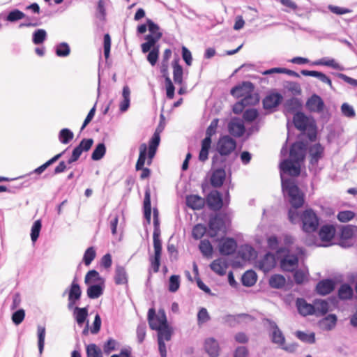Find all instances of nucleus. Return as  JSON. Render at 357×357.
I'll return each instance as SVG.
<instances>
[{
  "label": "nucleus",
  "instance_id": "1",
  "mask_svg": "<svg viewBox=\"0 0 357 357\" xmlns=\"http://www.w3.org/2000/svg\"><path fill=\"white\" fill-rule=\"evenodd\" d=\"M305 145L301 142L292 144L289 151V158L284 159L280 163L282 189L284 195H287L289 202L294 208L289 211V219L296 224L301 222L302 229L306 233L315 231L319 225V218L316 213L310 209H305L298 214L296 208L301 207L303 202V195L296 185L294 180L285 178L284 174L297 176L301 172V162L304 160Z\"/></svg>",
  "mask_w": 357,
  "mask_h": 357
},
{
  "label": "nucleus",
  "instance_id": "2",
  "mask_svg": "<svg viewBox=\"0 0 357 357\" xmlns=\"http://www.w3.org/2000/svg\"><path fill=\"white\" fill-rule=\"evenodd\" d=\"M231 94L238 98H242L245 103H258L259 96L254 93V86L250 82H244L231 90Z\"/></svg>",
  "mask_w": 357,
  "mask_h": 357
},
{
  "label": "nucleus",
  "instance_id": "3",
  "mask_svg": "<svg viewBox=\"0 0 357 357\" xmlns=\"http://www.w3.org/2000/svg\"><path fill=\"white\" fill-rule=\"evenodd\" d=\"M147 25L149 34L145 36L146 42L141 45L142 52L143 53H147L162 36V33L159 26L151 20H147Z\"/></svg>",
  "mask_w": 357,
  "mask_h": 357
},
{
  "label": "nucleus",
  "instance_id": "4",
  "mask_svg": "<svg viewBox=\"0 0 357 357\" xmlns=\"http://www.w3.org/2000/svg\"><path fill=\"white\" fill-rule=\"evenodd\" d=\"M219 160H220V156L218 155H214L212 158V169L214 170L211 177V183L214 187H220L226 177L225 170L218 165Z\"/></svg>",
  "mask_w": 357,
  "mask_h": 357
},
{
  "label": "nucleus",
  "instance_id": "5",
  "mask_svg": "<svg viewBox=\"0 0 357 357\" xmlns=\"http://www.w3.org/2000/svg\"><path fill=\"white\" fill-rule=\"evenodd\" d=\"M148 321L150 328L152 330H158L168 324L165 312L163 310H160L158 314L153 308L149 309L148 312Z\"/></svg>",
  "mask_w": 357,
  "mask_h": 357
},
{
  "label": "nucleus",
  "instance_id": "6",
  "mask_svg": "<svg viewBox=\"0 0 357 357\" xmlns=\"http://www.w3.org/2000/svg\"><path fill=\"white\" fill-rule=\"evenodd\" d=\"M24 18H26L28 22L21 23L19 26L20 28L37 26L40 24L38 20H36L34 18L26 17V15L23 12L18 9H15L9 12V13L6 17V20L10 22H15Z\"/></svg>",
  "mask_w": 357,
  "mask_h": 357
},
{
  "label": "nucleus",
  "instance_id": "7",
  "mask_svg": "<svg viewBox=\"0 0 357 357\" xmlns=\"http://www.w3.org/2000/svg\"><path fill=\"white\" fill-rule=\"evenodd\" d=\"M266 322L272 342L278 344L279 347L283 346L285 343V337L276 323L270 319H266Z\"/></svg>",
  "mask_w": 357,
  "mask_h": 357
},
{
  "label": "nucleus",
  "instance_id": "8",
  "mask_svg": "<svg viewBox=\"0 0 357 357\" xmlns=\"http://www.w3.org/2000/svg\"><path fill=\"white\" fill-rule=\"evenodd\" d=\"M236 141L229 136L220 137L217 143V151L221 156L228 155L236 149Z\"/></svg>",
  "mask_w": 357,
  "mask_h": 357
},
{
  "label": "nucleus",
  "instance_id": "9",
  "mask_svg": "<svg viewBox=\"0 0 357 357\" xmlns=\"http://www.w3.org/2000/svg\"><path fill=\"white\" fill-rule=\"evenodd\" d=\"M93 144V140L92 139H83L79 144L77 146L73 151L71 157L67 161V164L70 165L74 162H76L82 152L88 151L91 148Z\"/></svg>",
  "mask_w": 357,
  "mask_h": 357
},
{
  "label": "nucleus",
  "instance_id": "10",
  "mask_svg": "<svg viewBox=\"0 0 357 357\" xmlns=\"http://www.w3.org/2000/svg\"><path fill=\"white\" fill-rule=\"evenodd\" d=\"M208 235L211 237H215L218 232L224 231L225 229V221L221 215H217L212 217L208 222Z\"/></svg>",
  "mask_w": 357,
  "mask_h": 357
},
{
  "label": "nucleus",
  "instance_id": "11",
  "mask_svg": "<svg viewBox=\"0 0 357 357\" xmlns=\"http://www.w3.org/2000/svg\"><path fill=\"white\" fill-rule=\"evenodd\" d=\"M204 348L209 357H218L220 347L218 342L213 337L206 338L204 341Z\"/></svg>",
  "mask_w": 357,
  "mask_h": 357
},
{
  "label": "nucleus",
  "instance_id": "12",
  "mask_svg": "<svg viewBox=\"0 0 357 357\" xmlns=\"http://www.w3.org/2000/svg\"><path fill=\"white\" fill-rule=\"evenodd\" d=\"M306 107L310 112L321 113L324 111L325 105L319 96L314 94L307 100Z\"/></svg>",
  "mask_w": 357,
  "mask_h": 357
},
{
  "label": "nucleus",
  "instance_id": "13",
  "mask_svg": "<svg viewBox=\"0 0 357 357\" xmlns=\"http://www.w3.org/2000/svg\"><path fill=\"white\" fill-rule=\"evenodd\" d=\"M298 258L294 255H287L280 261V266L284 271H293L296 269Z\"/></svg>",
  "mask_w": 357,
  "mask_h": 357
},
{
  "label": "nucleus",
  "instance_id": "14",
  "mask_svg": "<svg viewBox=\"0 0 357 357\" xmlns=\"http://www.w3.org/2000/svg\"><path fill=\"white\" fill-rule=\"evenodd\" d=\"M229 132L235 137H241L245 132V126L241 119L238 118L232 119L228 126Z\"/></svg>",
  "mask_w": 357,
  "mask_h": 357
},
{
  "label": "nucleus",
  "instance_id": "15",
  "mask_svg": "<svg viewBox=\"0 0 357 357\" xmlns=\"http://www.w3.org/2000/svg\"><path fill=\"white\" fill-rule=\"evenodd\" d=\"M236 248V241L234 238H227L220 243L219 251L222 255H229L235 252Z\"/></svg>",
  "mask_w": 357,
  "mask_h": 357
},
{
  "label": "nucleus",
  "instance_id": "16",
  "mask_svg": "<svg viewBox=\"0 0 357 357\" xmlns=\"http://www.w3.org/2000/svg\"><path fill=\"white\" fill-rule=\"evenodd\" d=\"M335 229L332 225H324L321 227V229L319 230V237H320L321 241L326 243L321 245L322 246H328V243L333 238V237L335 236ZM318 245L320 246L321 245Z\"/></svg>",
  "mask_w": 357,
  "mask_h": 357
},
{
  "label": "nucleus",
  "instance_id": "17",
  "mask_svg": "<svg viewBox=\"0 0 357 357\" xmlns=\"http://www.w3.org/2000/svg\"><path fill=\"white\" fill-rule=\"evenodd\" d=\"M207 204L210 208L217 211L223 206L222 196L218 191H213L207 197Z\"/></svg>",
  "mask_w": 357,
  "mask_h": 357
},
{
  "label": "nucleus",
  "instance_id": "18",
  "mask_svg": "<svg viewBox=\"0 0 357 357\" xmlns=\"http://www.w3.org/2000/svg\"><path fill=\"white\" fill-rule=\"evenodd\" d=\"M335 282L331 279L322 280L316 287L317 292L322 296L330 294L335 289Z\"/></svg>",
  "mask_w": 357,
  "mask_h": 357
},
{
  "label": "nucleus",
  "instance_id": "19",
  "mask_svg": "<svg viewBox=\"0 0 357 357\" xmlns=\"http://www.w3.org/2000/svg\"><path fill=\"white\" fill-rule=\"evenodd\" d=\"M324 147L320 144H315L310 146L309 154L310 157V163L317 165L318 161L324 156Z\"/></svg>",
  "mask_w": 357,
  "mask_h": 357
},
{
  "label": "nucleus",
  "instance_id": "20",
  "mask_svg": "<svg viewBox=\"0 0 357 357\" xmlns=\"http://www.w3.org/2000/svg\"><path fill=\"white\" fill-rule=\"evenodd\" d=\"M282 96L278 93H270L263 100L264 109H271L277 107L281 102Z\"/></svg>",
  "mask_w": 357,
  "mask_h": 357
},
{
  "label": "nucleus",
  "instance_id": "21",
  "mask_svg": "<svg viewBox=\"0 0 357 357\" xmlns=\"http://www.w3.org/2000/svg\"><path fill=\"white\" fill-rule=\"evenodd\" d=\"M258 266L264 273L270 271L275 266L274 255L271 253L265 255L264 258L258 262Z\"/></svg>",
  "mask_w": 357,
  "mask_h": 357
},
{
  "label": "nucleus",
  "instance_id": "22",
  "mask_svg": "<svg viewBox=\"0 0 357 357\" xmlns=\"http://www.w3.org/2000/svg\"><path fill=\"white\" fill-rule=\"evenodd\" d=\"M296 307L298 312L303 316L314 314V304L307 303L303 298L296 300Z\"/></svg>",
  "mask_w": 357,
  "mask_h": 357
},
{
  "label": "nucleus",
  "instance_id": "23",
  "mask_svg": "<svg viewBox=\"0 0 357 357\" xmlns=\"http://www.w3.org/2000/svg\"><path fill=\"white\" fill-rule=\"evenodd\" d=\"M210 267L213 271L219 275H224L226 273L228 264L226 259L218 258L211 264Z\"/></svg>",
  "mask_w": 357,
  "mask_h": 357
},
{
  "label": "nucleus",
  "instance_id": "24",
  "mask_svg": "<svg viewBox=\"0 0 357 357\" xmlns=\"http://www.w3.org/2000/svg\"><path fill=\"white\" fill-rule=\"evenodd\" d=\"M67 292L68 293V300L73 299L79 301L80 299L82 296V290L79 285L77 282L76 278L73 280L70 286L68 289L65 291L64 294Z\"/></svg>",
  "mask_w": 357,
  "mask_h": 357
},
{
  "label": "nucleus",
  "instance_id": "25",
  "mask_svg": "<svg viewBox=\"0 0 357 357\" xmlns=\"http://www.w3.org/2000/svg\"><path fill=\"white\" fill-rule=\"evenodd\" d=\"M186 204L192 209H201L205 204V200L196 195H191L186 197Z\"/></svg>",
  "mask_w": 357,
  "mask_h": 357
},
{
  "label": "nucleus",
  "instance_id": "26",
  "mask_svg": "<svg viewBox=\"0 0 357 357\" xmlns=\"http://www.w3.org/2000/svg\"><path fill=\"white\" fill-rule=\"evenodd\" d=\"M211 139L208 137H205L202 141L201 149L199 153V160L204 162L208 158L209 150L211 147Z\"/></svg>",
  "mask_w": 357,
  "mask_h": 357
},
{
  "label": "nucleus",
  "instance_id": "27",
  "mask_svg": "<svg viewBox=\"0 0 357 357\" xmlns=\"http://www.w3.org/2000/svg\"><path fill=\"white\" fill-rule=\"evenodd\" d=\"M337 323V317L335 314H329L319 322V326L324 331H331Z\"/></svg>",
  "mask_w": 357,
  "mask_h": 357
},
{
  "label": "nucleus",
  "instance_id": "28",
  "mask_svg": "<svg viewBox=\"0 0 357 357\" xmlns=\"http://www.w3.org/2000/svg\"><path fill=\"white\" fill-rule=\"evenodd\" d=\"M128 273L126 268L117 265L115 268L114 282L116 284H126L128 283Z\"/></svg>",
  "mask_w": 357,
  "mask_h": 357
},
{
  "label": "nucleus",
  "instance_id": "29",
  "mask_svg": "<svg viewBox=\"0 0 357 357\" xmlns=\"http://www.w3.org/2000/svg\"><path fill=\"white\" fill-rule=\"evenodd\" d=\"M294 123L297 129L304 131L309 125V119L303 113L298 112L294 116Z\"/></svg>",
  "mask_w": 357,
  "mask_h": 357
},
{
  "label": "nucleus",
  "instance_id": "30",
  "mask_svg": "<svg viewBox=\"0 0 357 357\" xmlns=\"http://www.w3.org/2000/svg\"><path fill=\"white\" fill-rule=\"evenodd\" d=\"M123 100L119 105V109L121 112H126L130 103V90L128 86H124L122 91Z\"/></svg>",
  "mask_w": 357,
  "mask_h": 357
},
{
  "label": "nucleus",
  "instance_id": "31",
  "mask_svg": "<svg viewBox=\"0 0 357 357\" xmlns=\"http://www.w3.org/2000/svg\"><path fill=\"white\" fill-rule=\"evenodd\" d=\"M314 314L316 316H322L328 312L329 310V303L325 300H316L314 302Z\"/></svg>",
  "mask_w": 357,
  "mask_h": 357
},
{
  "label": "nucleus",
  "instance_id": "32",
  "mask_svg": "<svg viewBox=\"0 0 357 357\" xmlns=\"http://www.w3.org/2000/svg\"><path fill=\"white\" fill-rule=\"evenodd\" d=\"M314 66H326L333 69L343 70L344 68L335 61L334 59L322 58L312 63Z\"/></svg>",
  "mask_w": 357,
  "mask_h": 357
},
{
  "label": "nucleus",
  "instance_id": "33",
  "mask_svg": "<svg viewBox=\"0 0 357 357\" xmlns=\"http://www.w3.org/2000/svg\"><path fill=\"white\" fill-rule=\"evenodd\" d=\"M73 315L77 324L82 326L88 317V310L86 307H75Z\"/></svg>",
  "mask_w": 357,
  "mask_h": 357
},
{
  "label": "nucleus",
  "instance_id": "34",
  "mask_svg": "<svg viewBox=\"0 0 357 357\" xmlns=\"http://www.w3.org/2000/svg\"><path fill=\"white\" fill-rule=\"evenodd\" d=\"M174 81L176 84H181L183 82V68L178 60L172 63Z\"/></svg>",
  "mask_w": 357,
  "mask_h": 357
},
{
  "label": "nucleus",
  "instance_id": "35",
  "mask_svg": "<svg viewBox=\"0 0 357 357\" xmlns=\"http://www.w3.org/2000/svg\"><path fill=\"white\" fill-rule=\"evenodd\" d=\"M147 150L148 147L145 143H143L139 146V155L135 166L136 170H140L144 168L146 158Z\"/></svg>",
  "mask_w": 357,
  "mask_h": 357
},
{
  "label": "nucleus",
  "instance_id": "36",
  "mask_svg": "<svg viewBox=\"0 0 357 357\" xmlns=\"http://www.w3.org/2000/svg\"><path fill=\"white\" fill-rule=\"evenodd\" d=\"M103 289L104 286L102 284L91 285L87 289V296L91 299L98 298L103 294Z\"/></svg>",
  "mask_w": 357,
  "mask_h": 357
},
{
  "label": "nucleus",
  "instance_id": "37",
  "mask_svg": "<svg viewBox=\"0 0 357 357\" xmlns=\"http://www.w3.org/2000/svg\"><path fill=\"white\" fill-rule=\"evenodd\" d=\"M144 218L147 221L148 224L151 222V196L150 192L149 191H146L144 200Z\"/></svg>",
  "mask_w": 357,
  "mask_h": 357
},
{
  "label": "nucleus",
  "instance_id": "38",
  "mask_svg": "<svg viewBox=\"0 0 357 357\" xmlns=\"http://www.w3.org/2000/svg\"><path fill=\"white\" fill-rule=\"evenodd\" d=\"M257 281V274L253 271H247L242 276V283L244 286L251 287Z\"/></svg>",
  "mask_w": 357,
  "mask_h": 357
},
{
  "label": "nucleus",
  "instance_id": "39",
  "mask_svg": "<svg viewBox=\"0 0 357 357\" xmlns=\"http://www.w3.org/2000/svg\"><path fill=\"white\" fill-rule=\"evenodd\" d=\"M153 248H154V255L161 256L162 253V243L160 239V230L156 228L154 229L153 234Z\"/></svg>",
  "mask_w": 357,
  "mask_h": 357
},
{
  "label": "nucleus",
  "instance_id": "40",
  "mask_svg": "<svg viewBox=\"0 0 357 357\" xmlns=\"http://www.w3.org/2000/svg\"><path fill=\"white\" fill-rule=\"evenodd\" d=\"M286 279L284 276L279 274L273 275L269 280L271 287L275 289H280L284 286Z\"/></svg>",
  "mask_w": 357,
  "mask_h": 357
},
{
  "label": "nucleus",
  "instance_id": "41",
  "mask_svg": "<svg viewBox=\"0 0 357 357\" xmlns=\"http://www.w3.org/2000/svg\"><path fill=\"white\" fill-rule=\"evenodd\" d=\"M74 137L73 132L68 128H63L59 133V140L61 144H68Z\"/></svg>",
  "mask_w": 357,
  "mask_h": 357
},
{
  "label": "nucleus",
  "instance_id": "42",
  "mask_svg": "<svg viewBox=\"0 0 357 357\" xmlns=\"http://www.w3.org/2000/svg\"><path fill=\"white\" fill-rule=\"evenodd\" d=\"M55 52L58 56L66 57L70 53V48L67 43L63 42L56 45Z\"/></svg>",
  "mask_w": 357,
  "mask_h": 357
},
{
  "label": "nucleus",
  "instance_id": "43",
  "mask_svg": "<svg viewBox=\"0 0 357 357\" xmlns=\"http://www.w3.org/2000/svg\"><path fill=\"white\" fill-rule=\"evenodd\" d=\"M106 153V147L105 144L100 143L98 144L95 149L93 150L91 154V159L93 160L97 161L102 159Z\"/></svg>",
  "mask_w": 357,
  "mask_h": 357
},
{
  "label": "nucleus",
  "instance_id": "44",
  "mask_svg": "<svg viewBox=\"0 0 357 357\" xmlns=\"http://www.w3.org/2000/svg\"><path fill=\"white\" fill-rule=\"evenodd\" d=\"M156 331H158V340L169 341L171 340L172 332L168 324Z\"/></svg>",
  "mask_w": 357,
  "mask_h": 357
},
{
  "label": "nucleus",
  "instance_id": "45",
  "mask_svg": "<svg viewBox=\"0 0 357 357\" xmlns=\"http://www.w3.org/2000/svg\"><path fill=\"white\" fill-rule=\"evenodd\" d=\"M148 52L149 53L148 54L146 57L147 61L152 66H154L156 64L159 57V46H155V45L153 47H151V49Z\"/></svg>",
  "mask_w": 357,
  "mask_h": 357
},
{
  "label": "nucleus",
  "instance_id": "46",
  "mask_svg": "<svg viewBox=\"0 0 357 357\" xmlns=\"http://www.w3.org/2000/svg\"><path fill=\"white\" fill-rule=\"evenodd\" d=\"M199 248L204 256L207 257H211L213 253V247L208 240L201 241Z\"/></svg>",
  "mask_w": 357,
  "mask_h": 357
},
{
  "label": "nucleus",
  "instance_id": "47",
  "mask_svg": "<svg viewBox=\"0 0 357 357\" xmlns=\"http://www.w3.org/2000/svg\"><path fill=\"white\" fill-rule=\"evenodd\" d=\"M47 38V32L45 29H37L33 33V43L35 45L42 44Z\"/></svg>",
  "mask_w": 357,
  "mask_h": 357
},
{
  "label": "nucleus",
  "instance_id": "48",
  "mask_svg": "<svg viewBox=\"0 0 357 357\" xmlns=\"http://www.w3.org/2000/svg\"><path fill=\"white\" fill-rule=\"evenodd\" d=\"M296 337L303 342L313 344L315 342V335L314 333H305L302 331L296 333Z\"/></svg>",
  "mask_w": 357,
  "mask_h": 357
},
{
  "label": "nucleus",
  "instance_id": "49",
  "mask_svg": "<svg viewBox=\"0 0 357 357\" xmlns=\"http://www.w3.org/2000/svg\"><path fill=\"white\" fill-rule=\"evenodd\" d=\"M339 296L341 299L350 298L353 295V289L348 284H342L338 291Z\"/></svg>",
  "mask_w": 357,
  "mask_h": 357
},
{
  "label": "nucleus",
  "instance_id": "50",
  "mask_svg": "<svg viewBox=\"0 0 357 357\" xmlns=\"http://www.w3.org/2000/svg\"><path fill=\"white\" fill-rule=\"evenodd\" d=\"M99 281H102V278L100 277L98 272L95 270L89 271L85 275L84 282L86 284Z\"/></svg>",
  "mask_w": 357,
  "mask_h": 357
},
{
  "label": "nucleus",
  "instance_id": "51",
  "mask_svg": "<svg viewBox=\"0 0 357 357\" xmlns=\"http://www.w3.org/2000/svg\"><path fill=\"white\" fill-rule=\"evenodd\" d=\"M45 328L42 326H38V350L39 353L41 354L43 353L45 344Z\"/></svg>",
  "mask_w": 357,
  "mask_h": 357
},
{
  "label": "nucleus",
  "instance_id": "52",
  "mask_svg": "<svg viewBox=\"0 0 357 357\" xmlns=\"http://www.w3.org/2000/svg\"><path fill=\"white\" fill-rule=\"evenodd\" d=\"M206 232V227L203 225L197 224L192 229V236L195 239H199L205 234Z\"/></svg>",
  "mask_w": 357,
  "mask_h": 357
},
{
  "label": "nucleus",
  "instance_id": "53",
  "mask_svg": "<svg viewBox=\"0 0 357 357\" xmlns=\"http://www.w3.org/2000/svg\"><path fill=\"white\" fill-rule=\"evenodd\" d=\"M41 227H42L41 222L39 220L35 221L33 225H32L31 231V238L33 243L35 241H36V240L38 239V238L39 236Z\"/></svg>",
  "mask_w": 357,
  "mask_h": 357
},
{
  "label": "nucleus",
  "instance_id": "54",
  "mask_svg": "<svg viewBox=\"0 0 357 357\" xmlns=\"http://www.w3.org/2000/svg\"><path fill=\"white\" fill-rule=\"evenodd\" d=\"M87 357H102V352L99 347L94 344H91L86 347Z\"/></svg>",
  "mask_w": 357,
  "mask_h": 357
},
{
  "label": "nucleus",
  "instance_id": "55",
  "mask_svg": "<svg viewBox=\"0 0 357 357\" xmlns=\"http://www.w3.org/2000/svg\"><path fill=\"white\" fill-rule=\"evenodd\" d=\"M180 287V277L178 275H172L169 280V291L176 292Z\"/></svg>",
  "mask_w": 357,
  "mask_h": 357
},
{
  "label": "nucleus",
  "instance_id": "56",
  "mask_svg": "<svg viewBox=\"0 0 357 357\" xmlns=\"http://www.w3.org/2000/svg\"><path fill=\"white\" fill-rule=\"evenodd\" d=\"M355 216V214L351 211H342L338 213L337 219L342 222H347L352 220Z\"/></svg>",
  "mask_w": 357,
  "mask_h": 357
},
{
  "label": "nucleus",
  "instance_id": "57",
  "mask_svg": "<svg viewBox=\"0 0 357 357\" xmlns=\"http://www.w3.org/2000/svg\"><path fill=\"white\" fill-rule=\"evenodd\" d=\"M96 257V250L93 247L89 248L84 252L83 260L86 266H89Z\"/></svg>",
  "mask_w": 357,
  "mask_h": 357
},
{
  "label": "nucleus",
  "instance_id": "58",
  "mask_svg": "<svg viewBox=\"0 0 357 357\" xmlns=\"http://www.w3.org/2000/svg\"><path fill=\"white\" fill-rule=\"evenodd\" d=\"M105 15V1L104 0H99L97 6L96 17L100 20H104Z\"/></svg>",
  "mask_w": 357,
  "mask_h": 357
},
{
  "label": "nucleus",
  "instance_id": "59",
  "mask_svg": "<svg viewBox=\"0 0 357 357\" xmlns=\"http://www.w3.org/2000/svg\"><path fill=\"white\" fill-rule=\"evenodd\" d=\"M24 317V310L22 309H20L13 314L12 321L15 325H19L23 321Z\"/></svg>",
  "mask_w": 357,
  "mask_h": 357
},
{
  "label": "nucleus",
  "instance_id": "60",
  "mask_svg": "<svg viewBox=\"0 0 357 357\" xmlns=\"http://www.w3.org/2000/svg\"><path fill=\"white\" fill-rule=\"evenodd\" d=\"M258 116V112L255 109H248L243 113V119L246 121L252 122Z\"/></svg>",
  "mask_w": 357,
  "mask_h": 357
},
{
  "label": "nucleus",
  "instance_id": "61",
  "mask_svg": "<svg viewBox=\"0 0 357 357\" xmlns=\"http://www.w3.org/2000/svg\"><path fill=\"white\" fill-rule=\"evenodd\" d=\"M218 124V119H215L211 122L209 126L208 127L206 132V137H208L209 139H211V137L215 133L216 129Z\"/></svg>",
  "mask_w": 357,
  "mask_h": 357
},
{
  "label": "nucleus",
  "instance_id": "62",
  "mask_svg": "<svg viewBox=\"0 0 357 357\" xmlns=\"http://www.w3.org/2000/svg\"><path fill=\"white\" fill-rule=\"evenodd\" d=\"M210 319L208 313L206 308L202 307L197 314V321L199 324H202Z\"/></svg>",
  "mask_w": 357,
  "mask_h": 357
},
{
  "label": "nucleus",
  "instance_id": "63",
  "mask_svg": "<svg viewBox=\"0 0 357 357\" xmlns=\"http://www.w3.org/2000/svg\"><path fill=\"white\" fill-rule=\"evenodd\" d=\"M307 273L302 271L297 270L294 273V280L297 284H302L307 280Z\"/></svg>",
  "mask_w": 357,
  "mask_h": 357
},
{
  "label": "nucleus",
  "instance_id": "64",
  "mask_svg": "<svg viewBox=\"0 0 357 357\" xmlns=\"http://www.w3.org/2000/svg\"><path fill=\"white\" fill-rule=\"evenodd\" d=\"M146 336V324H141L138 325L137 328V337L139 343H142Z\"/></svg>",
  "mask_w": 357,
  "mask_h": 357
}]
</instances>
